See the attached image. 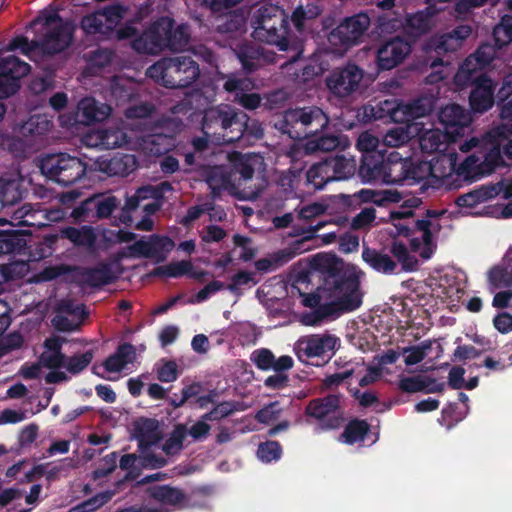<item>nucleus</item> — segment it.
I'll list each match as a JSON object with an SVG mask.
<instances>
[{"label":"nucleus","mask_w":512,"mask_h":512,"mask_svg":"<svg viewBox=\"0 0 512 512\" xmlns=\"http://www.w3.org/2000/svg\"><path fill=\"white\" fill-rule=\"evenodd\" d=\"M253 33L255 40L275 45L285 52L282 65L293 64L300 59L304 51L302 40L288 30V20L284 10L275 5H263L253 15Z\"/></svg>","instance_id":"1"},{"label":"nucleus","mask_w":512,"mask_h":512,"mask_svg":"<svg viewBox=\"0 0 512 512\" xmlns=\"http://www.w3.org/2000/svg\"><path fill=\"white\" fill-rule=\"evenodd\" d=\"M246 117L227 104L212 106L204 111L202 131L218 145L232 143L242 136Z\"/></svg>","instance_id":"2"},{"label":"nucleus","mask_w":512,"mask_h":512,"mask_svg":"<svg viewBox=\"0 0 512 512\" xmlns=\"http://www.w3.org/2000/svg\"><path fill=\"white\" fill-rule=\"evenodd\" d=\"M146 74L167 88L178 89L195 82L200 71L191 57L177 56L156 62L147 69Z\"/></svg>","instance_id":"3"},{"label":"nucleus","mask_w":512,"mask_h":512,"mask_svg":"<svg viewBox=\"0 0 512 512\" xmlns=\"http://www.w3.org/2000/svg\"><path fill=\"white\" fill-rule=\"evenodd\" d=\"M329 116L317 106L288 109L283 114L282 130L292 139H309L329 126Z\"/></svg>","instance_id":"4"},{"label":"nucleus","mask_w":512,"mask_h":512,"mask_svg":"<svg viewBox=\"0 0 512 512\" xmlns=\"http://www.w3.org/2000/svg\"><path fill=\"white\" fill-rule=\"evenodd\" d=\"M434 109L432 97H420L410 102L384 100L376 106L365 108V115L374 119L389 115L394 122L406 123L429 115Z\"/></svg>","instance_id":"5"},{"label":"nucleus","mask_w":512,"mask_h":512,"mask_svg":"<svg viewBox=\"0 0 512 512\" xmlns=\"http://www.w3.org/2000/svg\"><path fill=\"white\" fill-rule=\"evenodd\" d=\"M41 173L59 184L71 185L86 173V164L67 153L48 154L39 160Z\"/></svg>","instance_id":"6"},{"label":"nucleus","mask_w":512,"mask_h":512,"mask_svg":"<svg viewBox=\"0 0 512 512\" xmlns=\"http://www.w3.org/2000/svg\"><path fill=\"white\" fill-rule=\"evenodd\" d=\"M472 28L469 25H460L443 34H435L424 44V50L429 55L427 63L431 69L448 66L450 62L444 57L455 53L471 35Z\"/></svg>","instance_id":"7"},{"label":"nucleus","mask_w":512,"mask_h":512,"mask_svg":"<svg viewBox=\"0 0 512 512\" xmlns=\"http://www.w3.org/2000/svg\"><path fill=\"white\" fill-rule=\"evenodd\" d=\"M327 290L326 307L332 315L343 312H349L360 307L362 303V294L359 290L357 279H335L332 282L326 281Z\"/></svg>","instance_id":"8"},{"label":"nucleus","mask_w":512,"mask_h":512,"mask_svg":"<svg viewBox=\"0 0 512 512\" xmlns=\"http://www.w3.org/2000/svg\"><path fill=\"white\" fill-rule=\"evenodd\" d=\"M75 25L54 13L45 18L40 54L52 56L65 50L72 42Z\"/></svg>","instance_id":"9"},{"label":"nucleus","mask_w":512,"mask_h":512,"mask_svg":"<svg viewBox=\"0 0 512 512\" xmlns=\"http://www.w3.org/2000/svg\"><path fill=\"white\" fill-rule=\"evenodd\" d=\"M505 127H495L485 135L489 140L490 147L484 154V165L482 171L493 172L499 167L512 166V140L505 137Z\"/></svg>","instance_id":"10"},{"label":"nucleus","mask_w":512,"mask_h":512,"mask_svg":"<svg viewBox=\"0 0 512 512\" xmlns=\"http://www.w3.org/2000/svg\"><path fill=\"white\" fill-rule=\"evenodd\" d=\"M54 312L52 324L59 331L76 330L87 317L85 305L70 295L55 302Z\"/></svg>","instance_id":"11"},{"label":"nucleus","mask_w":512,"mask_h":512,"mask_svg":"<svg viewBox=\"0 0 512 512\" xmlns=\"http://www.w3.org/2000/svg\"><path fill=\"white\" fill-rule=\"evenodd\" d=\"M173 26V20L168 17L160 18L132 43L133 48L141 53L158 54L167 49L168 33Z\"/></svg>","instance_id":"12"},{"label":"nucleus","mask_w":512,"mask_h":512,"mask_svg":"<svg viewBox=\"0 0 512 512\" xmlns=\"http://www.w3.org/2000/svg\"><path fill=\"white\" fill-rule=\"evenodd\" d=\"M29 72L30 65L14 55L0 58V100L14 95Z\"/></svg>","instance_id":"13"},{"label":"nucleus","mask_w":512,"mask_h":512,"mask_svg":"<svg viewBox=\"0 0 512 512\" xmlns=\"http://www.w3.org/2000/svg\"><path fill=\"white\" fill-rule=\"evenodd\" d=\"M370 25V18L365 13L345 19L330 34L328 40L332 46L346 49L355 44Z\"/></svg>","instance_id":"14"},{"label":"nucleus","mask_w":512,"mask_h":512,"mask_svg":"<svg viewBox=\"0 0 512 512\" xmlns=\"http://www.w3.org/2000/svg\"><path fill=\"white\" fill-rule=\"evenodd\" d=\"M58 270V273L49 274L48 277L52 278L59 274L72 273L74 280L94 287L110 284L118 277L113 271L112 265L107 263H100L91 269L61 266Z\"/></svg>","instance_id":"15"},{"label":"nucleus","mask_w":512,"mask_h":512,"mask_svg":"<svg viewBox=\"0 0 512 512\" xmlns=\"http://www.w3.org/2000/svg\"><path fill=\"white\" fill-rule=\"evenodd\" d=\"M362 79L363 73L356 65H347L334 70L326 78V85L335 96L344 98L358 90Z\"/></svg>","instance_id":"16"},{"label":"nucleus","mask_w":512,"mask_h":512,"mask_svg":"<svg viewBox=\"0 0 512 512\" xmlns=\"http://www.w3.org/2000/svg\"><path fill=\"white\" fill-rule=\"evenodd\" d=\"M341 145V137L337 134H321L310 137L304 143L294 144L287 152L288 157L293 161L300 159L303 155H316L336 150Z\"/></svg>","instance_id":"17"},{"label":"nucleus","mask_w":512,"mask_h":512,"mask_svg":"<svg viewBox=\"0 0 512 512\" xmlns=\"http://www.w3.org/2000/svg\"><path fill=\"white\" fill-rule=\"evenodd\" d=\"M223 88L233 95L234 102L246 109H255L260 105L261 97L257 93H251L254 82L248 77L228 76Z\"/></svg>","instance_id":"18"},{"label":"nucleus","mask_w":512,"mask_h":512,"mask_svg":"<svg viewBox=\"0 0 512 512\" xmlns=\"http://www.w3.org/2000/svg\"><path fill=\"white\" fill-rule=\"evenodd\" d=\"M410 44L402 38H393L383 45L377 51L378 66L383 70H390L400 63L410 54Z\"/></svg>","instance_id":"19"},{"label":"nucleus","mask_w":512,"mask_h":512,"mask_svg":"<svg viewBox=\"0 0 512 512\" xmlns=\"http://www.w3.org/2000/svg\"><path fill=\"white\" fill-rule=\"evenodd\" d=\"M174 145L173 136L164 132L134 134L131 149L140 150L150 156H160Z\"/></svg>","instance_id":"20"},{"label":"nucleus","mask_w":512,"mask_h":512,"mask_svg":"<svg viewBox=\"0 0 512 512\" xmlns=\"http://www.w3.org/2000/svg\"><path fill=\"white\" fill-rule=\"evenodd\" d=\"M138 162L134 155H115L111 159H98L95 161V170L108 176L125 177L137 169Z\"/></svg>","instance_id":"21"},{"label":"nucleus","mask_w":512,"mask_h":512,"mask_svg":"<svg viewBox=\"0 0 512 512\" xmlns=\"http://www.w3.org/2000/svg\"><path fill=\"white\" fill-rule=\"evenodd\" d=\"M425 11L417 12L406 19L405 31L412 37H419L428 33L435 26L434 16L442 10L437 4L429 5Z\"/></svg>","instance_id":"22"},{"label":"nucleus","mask_w":512,"mask_h":512,"mask_svg":"<svg viewBox=\"0 0 512 512\" xmlns=\"http://www.w3.org/2000/svg\"><path fill=\"white\" fill-rule=\"evenodd\" d=\"M439 120L450 133H459L472 122L471 114L462 106L452 103L443 107L439 112Z\"/></svg>","instance_id":"23"},{"label":"nucleus","mask_w":512,"mask_h":512,"mask_svg":"<svg viewBox=\"0 0 512 512\" xmlns=\"http://www.w3.org/2000/svg\"><path fill=\"white\" fill-rule=\"evenodd\" d=\"M111 107L105 103L86 97L77 106V116L81 123L89 125L93 122H101L109 117Z\"/></svg>","instance_id":"24"},{"label":"nucleus","mask_w":512,"mask_h":512,"mask_svg":"<svg viewBox=\"0 0 512 512\" xmlns=\"http://www.w3.org/2000/svg\"><path fill=\"white\" fill-rule=\"evenodd\" d=\"M409 168V158H401L398 153H391L384 161V182L396 184L409 179Z\"/></svg>","instance_id":"25"},{"label":"nucleus","mask_w":512,"mask_h":512,"mask_svg":"<svg viewBox=\"0 0 512 512\" xmlns=\"http://www.w3.org/2000/svg\"><path fill=\"white\" fill-rule=\"evenodd\" d=\"M493 91V82L491 79H480L469 97L471 108L479 113L490 109L494 104Z\"/></svg>","instance_id":"26"},{"label":"nucleus","mask_w":512,"mask_h":512,"mask_svg":"<svg viewBox=\"0 0 512 512\" xmlns=\"http://www.w3.org/2000/svg\"><path fill=\"white\" fill-rule=\"evenodd\" d=\"M399 388L407 393H416L420 391L436 393L443 391L444 384L438 383L436 379L429 376L417 375L401 378L399 381Z\"/></svg>","instance_id":"27"},{"label":"nucleus","mask_w":512,"mask_h":512,"mask_svg":"<svg viewBox=\"0 0 512 512\" xmlns=\"http://www.w3.org/2000/svg\"><path fill=\"white\" fill-rule=\"evenodd\" d=\"M60 237L69 240L75 246L85 249H92L97 240V235L91 226L63 228L60 230Z\"/></svg>","instance_id":"28"},{"label":"nucleus","mask_w":512,"mask_h":512,"mask_svg":"<svg viewBox=\"0 0 512 512\" xmlns=\"http://www.w3.org/2000/svg\"><path fill=\"white\" fill-rule=\"evenodd\" d=\"M135 431L141 448L154 445L163 437L159 429V422L154 419H141L137 421Z\"/></svg>","instance_id":"29"},{"label":"nucleus","mask_w":512,"mask_h":512,"mask_svg":"<svg viewBox=\"0 0 512 512\" xmlns=\"http://www.w3.org/2000/svg\"><path fill=\"white\" fill-rule=\"evenodd\" d=\"M102 142L101 147L105 149H115L120 147H128L131 149L132 141L134 139V130L125 131L118 127L102 129Z\"/></svg>","instance_id":"30"},{"label":"nucleus","mask_w":512,"mask_h":512,"mask_svg":"<svg viewBox=\"0 0 512 512\" xmlns=\"http://www.w3.org/2000/svg\"><path fill=\"white\" fill-rule=\"evenodd\" d=\"M448 140V134L438 128L424 130L419 136L420 148L426 153L445 151Z\"/></svg>","instance_id":"31"},{"label":"nucleus","mask_w":512,"mask_h":512,"mask_svg":"<svg viewBox=\"0 0 512 512\" xmlns=\"http://www.w3.org/2000/svg\"><path fill=\"white\" fill-rule=\"evenodd\" d=\"M28 231L24 230H3L0 231V256L20 252L26 247V236Z\"/></svg>","instance_id":"32"},{"label":"nucleus","mask_w":512,"mask_h":512,"mask_svg":"<svg viewBox=\"0 0 512 512\" xmlns=\"http://www.w3.org/2000/svg\"><path fill=\"white\" fill-rule=\"evenodd\" d=\"M483 68L484 66L472 55L468 56L455 75L456 84L464 87L474 82L478 83L480 79L486 78L480 74Z\"/></svg>","instance_id":"33"},{"label":"nucleus","mask_w":512,"mask_h":512,"mask_svg":"<svg viewBox=\"0 0 512 512\" xmlns=\"http://www.w3.org/2000/svg\"><path fill=\"white\" fill-rule=\"evenodd\" d=\"M148 493L151 498L164 505L177 506L186 501L182 490L169 485L150 487Z\"/></svg>","instance_id":"34"},{"label":"nucleus","mask_w":512,"mask_h":512,"mask_svg":"<svg viewBox=\"0 0 512 512\" xmlns=\"http://www.w3.org/2000/svg\"><path fill=\"white\" fill-rule=\"evenodd\" d=\"M304 353L308 357H317L332 351L336 344V338L331 335H312L305 341Z\"/></svg>","instance_id":"35"},{"label":"nucleus","mask_w":512,"mask_h":512,"mask_svg":"<svg viewBox=\"0 0 512 512\" xmlns=\"http://www.w3.org/2000/svg\"><path fill=\"white\" fill-rule=\"evenodd\" d=\"M44 345L46 350L41 354L39 364L48 368H57L63 365L65 361V356L61 353L60 339H47Z\"/></svg>","instance_id":"36"},{"label":"nucleus","mask_w":512,"mask_h":512,"mask_svg":"<svg viewBox=\"0 0 512 512\" xmlns=\"http://www.w3.org/2000/svg\"><path fill=\"white\" fill-rule=\"evenodd\" d=\"M135 357V348L131 344H123L105 361L104 366L109 372H119L126 364L132 363Z\"/></svg>","instance_id":"37"},{"label":"nucleus","mask_w":512,"mask_h":512,"mask_svg":"<svg viewBox=\"0 0 512 512\" xmlns=\"http://www.w3.org/2000/svg\"><path fill=\"white\" fill-rule=\"evenodd\" d=\"M307 182L315 189L323 188L327 183L334 181L328 160L312 165L306 173Z\"/></svg>","instance_id":"38"},{"label":"nucleus","mask_w":512,"mask_h":512,"mask_svg":"<svg viewBox=\"0 0 512 512\" xmlns=\"http://www.w3.org/2000/svg\"><path fill=\"white\" fill-rule=\"evenodd\" d=\"M429 163L431 178L442 180L456 172V154L454 153L441 155Z\"/></svg>","instance_id":"39"},{"label":"nucleus","mask_w":512,"mask_h":512,"mask_svg":"<svg viewBox=\"0 0 512 512\" xmlns=\"http://www.w3.org/2000/svg\"><path fill=\"white\" fill-rule=\"evenodd\" d=\"M339 407V398L336 395H328L325 398L311 401L307 406V413L317 419H323L334 414Z\"/></svg>","instance_id":"40"},{"label":"nucleus","mask_w":512,"mask_h":512,"mask_svg":"<svg viewBox=\"0 0 512 512\" xmlns=\"http://www.w3.org/2000/svg\"><path fill=\"white\" fill-rule=\"evenodd\" d=\"M352 197L358 204L372 202L377 205H382L385 201L397 202L401 198L398 192H391L389 190L376 191L372 189H362L353 194Z\"/></svg>","instance_id":"41"},{"label":"nucleus","mask_w":512,"mask_h":512,"mask_svg":"<svg viewBox=\"0 0 512 512\" xmlns=\"http://www.w3.org/2000/svg\"><path fill=\"white\" fill-rule=\"evenodd\" d=\"M330 165L334 181L345 180L355 174L356 162L353 158L345 156H335L327 158Z\"/></svg>","instance_id":"42"},{"label":"nucleus","mask_w":512,"mask_h":512,"mask_svg":"<svg viewBox=\"0 0 512 512\" xmlns=\"http://www.w3.org/2000/svg\"><path fill=\"white\" fill-rule=\"evenodd\" d=\"M53 123L47 115L36 114L31 116L21 127L24 136H41L50 132Z\"/></svg>","instance_id":"43"},{"label":"nucleus","mask_w":512,"mask_h":512,"mask_svg":"<svg viewBox=\"0 0 512 512\" xmlns=\"http://www.w3.org/2000/svg\"><path fill=\"white\" fill-rule=\"evenodd\" d=\"M311 266L321 273L335 276L342 270L343 261L333 254L322 253L313 257Z\"/></svg>","instance_id":"44"},{"label":"nucleus","mask_w":512,"mask_h":512,"mask_svg":"<svg viewBox=\"0 0 512 512\" xmlns=\"http://www.w3.org/2000/svg\"><path fill=\"white\" fill-rule=\"evenodd\" d=\"M359 176L365 182L381 179L384 182V161L378 162L371 156L363 158L358 170Z\"/></svg>","instance_id":"45"},{"label":"nucleus","mask_w":512,"mask_h":512,"mask_svg":"<svg viewBox=\"0 0 512 512\" xmlns=\"http://www.w3.org/2000/svg\"><path fill=\"white\" fill-rule=\"evenodd\" d=\"M207 183L216 196L221 190L233 187L228 172L223 167H213L207 174Z\"/></svg>","instance_id":"46"},{"label":"nucleus","mask_w":512,"mask_h":512,"mask_svg":"<svg viewBox=\"0 0 512 512\" xmlns=\"http://www.w3.org/2000/svg\"><path fill=\"white\" fill-rule=\"evenodd\" d=\"M21 184L18 180H0V202L11 206L22 198Z\"/></svg>","instance_id":"47"},{"label":"nucleus","mask_w":512,"mask_h":512,"mask_svg":"<svg viewBox=\"0 0 512 512\" xmlns=\"http://www.w3.org/2000/svg\"><path fill=\"white\" fill-rule=\"evenodd\" d=\"M362 257L364 261L379 271L390 272L396 267V263L388 255L378 253L370 248L364 249Z\"/></svg>","instance_id":"48"},{"label":"nucleus","mask_w":512,"mask_h":512,"mask_svg":"<svg viewBox=\"0 0 512 512\" xmlns=\"http://www.w3.org/2000/svg\"><path fill=\"white\" fill-rule=\"evenodd\" d=\"M498 97L504 102L500 112L501 119L512 120V73L507 74L503 78L502 86L498 91Z\"/></svg>","instance_id":"49"},{"label":"nucleus","mask_w":512,"mask_h":512,"mask_svg":"<svg viewBox=\"0 0 512 512\" xmlns=\"http://www.w3.org/2000/svg\"><path fill=\"white\" fill-rule=\"evenodd\" d=\"M115 491H102L83 501L79 505L71 508L68 512H94L106 503H108L114 496Z\"/></svg>","instance_id":"50"},{"label":"nucleus","mask_w":512,"mask_h":512,"mask_svg":"<svg viewBox=\"0 0 512 512\" xmlns=\"http://www.w3.org/2000/svg\"><path fill=\"white\" fill-rule=\"evenodd\" d=\"M150 258L156 262H163L166 259V255L170 252L175 244L173 240L168 237H161L158 235H152L150 238Z\"/></svg>","instance_id":"51"},{"label":"nucleus","mask_w":512,"mask_h":512,"mask_svg":"<svg viewBox=\"0 0 512 512\" xmlns=\"http://www.w3.org/2000/svg\"><path fill=\"white\" fill-rule=\"evenodd\" d=\"M97 221L109 218L118 206V200L112 195H93Z\"/></svg>","instance_id":"52"},{"label":"nucleus","mask_w":512,"mask_h":512,"mask_svg":"<svg viewBox=\"0 0 512 512\" xmlns=\"http://www.w3.org/2000/svg\"><path fill=\"white\" fill-rule=\"evenodd\" d=\"M483 165L484 158L481 160L478 156L472 154L456 167V173L467 179L474 178L478 175L490 174L491 172L482 171Z\"/></svg>","instance_id":"53"},{"label":"nucleus","mask_w":512,"mask_h":512,"mask_svg":"<svg viewBox=\"0 0 512 512\" xmlns=\"http://www.w3.org/2000/svg\"><path fill=\"white\" fill-rule=\"evenodd\" d=\"M413 217V211L408 209L404 211H393L390 213V221L394 226V230L390 231L389 234L392 237L397 236H409L410 235V226L407 222L409 219Z\"/></svg>","instance_id":"54"},{"label":"nucleus","mask_w":512,"mask_h":512,"mask_svg":"<svg viewBox=\"0 0 512 512\" xmlns=\"http://www.w3.org/2000/svg\"><path fill=\"white\" fill-rule=\"evenodd\" d=\"M169 43H167V49L171 51L184 50L190 41V33L186 25H180L174 28V25L170 28L168 33Z\"/></svg>","instance_id":"55"},{"label":"nucleus","mask_w":512,"mask_h":512,"mask_svg":"<svg viewBox=\"0 0 512 512\" xmlns=\"http://www.w3.org/2000/svg\"><path fill=\"white\" fill-rule=\"evenodd\" d=\"M188 434V429L184 424H178L171 432L169 438L163 444V451L167 455H175L183 448V441Z\"/></svg>","instance_id":"56"},{"label":"nucleus","mask_w":512,"mask_h":512,"mask_svg":"<svg viewBox=\"0 0 512 512\" xmlns=\"http://www.w3.org/2000/svg\"><path fill=\"white\" fill-rule=\"evenodd\" d=\"M235 52L244 70L252 72L257 69L260 55L259 49L249 45H242Z\"/></svg>","instance_id":"57"},{"label":"nucleus","mask_w":512,"mask_h":512,"mask_svg":"<svg viewBox=\"0 0 512 512\" xmlns=\"http://www.w3.org/2000/svg\"><path fill=\"white\" fill-rule=\"evenodd\" d=\"M245 25V18L242 14L231 12L224 15L217 25V31L223 34H232L241 31Z\"/></svg>","instance_id":"58"},{"label":"nucleus","mask_w":512,"mask_h":512,"mask_svg":"<svg viewBox=\"0 0 512 512\" xmlns=\"http://www.w3.org/2000/svg\"><path fill=\"white\" fill-rule=\"evenodd\" d=\"M493 36L499 47L512 42V15H504L494 27Z\"/></svg>","instance_id":"59"},{"label":"nucleus","mask_w":512,"mask_h":512,"mask_svg":"<svg viewBox=\"0 0 512 512\" xmlns=\"http://www.w3.org/2000/svg\"><path fill=\"white\" fill-rule=\"evenodd\" d=\"M411 138L410 126L396 127L384 135L383 143L388 147H400L408 143Z\"/></svg>","instance_id":"60"},{"label":"nucleus","mask_w":512,"mask_h":512,"mask_svg":"<svg viewBox=\"0 0 512 512\" xmlns=\"http://www.w3.org/2000/svg\"><path fill=\"white\" fill-rule=\"evenodd\" d=\"M294 256V252L290 249H285L274 253L273 255L259 259L255 262V267L258 271L266 272L272 267H276Z\"/></svg>","instance_id":"61"},{"label":"nucleus","mask_w":512,"mask_h":512,"mask_svg":"<svg viewBox=\"0 0 512 512\" xmlns=\"http://www.w3.org/2000/svg\"><path fill=\"white\" fill-rule=\"evenodd\" d=\"M403 26V21L394 12H384L377 17V31L381 35L391 34Z\"/></svg>","instance_id":"62"},{"label":"nucleus","mask_w":512,"mask_h":512,"mask_svg":"<svg viewBox=\"0 0 512 512\" xmlns=\"http://www.w3.org/2000/svg\"><path fill=\"white\" fill-rule=\"evenodd\" d=\"M71 217L79 222H97L93 196L87 198L78 207L74 208L71 212Z\"/></svg>","instance_id":"63"},{"label":"nucleus","mask_w":512,"mask_h":512,"mask_svg":"<svg viewBox=\"0 0 512 512\" xmlns=\"http://www.w3.org/2000/svg\"><path fill=\"white\" fill-rule=\"evenodd\" d=\"M368 432V425L364 421L351 422L345 428L342 437L347 443H354L362 440Z\"/></svg>","instance_id":"64"}]
</instances>
